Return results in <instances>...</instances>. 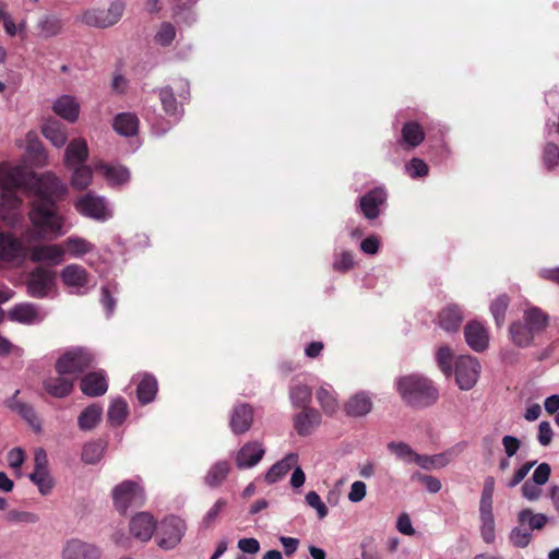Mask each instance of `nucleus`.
I'll return each mask as SVG.
<instances>
[{"label": "nucleus", "mask_w": 559, "mask_h": 559, "mask_svg": "<svg viewBox=\"0 0 559 559\" xmlns=\"http://www.w3.org/2000/svg\"><path fill=\"white\" fill-rule=\"evenodd\" d=\"M24 186L28 194L35 197L29 212L33 229L28 234L36 240L56 239L66 235L71 225L67 224L66 217L57 211L55 203L67 195L68 187L52 173L26 178L21 167L0 165V207L8 211L2 218L10 225L20 221L17 211L22 199L17 195V190Z\"/></svg>", "instance_id": "nucleus-1"}, {"label": "nucleus", "mask_w": 559, "mask_h": 559, "mask_svg": "<svg viewBox=\"0 0 559 559\" xmlns=\"http://www.w3.org/2000/svg\"><path fill=\"white\" fill-rule=\"evenodd\" d=\"M394 388L401 400L411 408L425 409L437 403L439 389L423 373H408L394 380Z\"/></svg>", "instance_id": "nucleus-2"}, {"label": "nucleus", "mask_w": 559, "mask_h": 559, "mask_svg": "<svg viewBox=\"0 0 559 559\" xmlns=\"http://www.w3.org/2000/svg\"><path fill=\"white\" fill-rule=\"evenodd\" d=\"M388 197L383 186L373 187L358 198L356 211L373 226L388 207Z\"/></svg>", "instance_id": "nucleus-3"}, {"label": "nucleus", "mask_w": 559, "mask_h": 559, "mask_svg": "<svg viewBox=\"0 0 559 559\" xmlns=\"http://www.w3.org/2000/svg\"><path fill=\"white\" fill-rule=\"evenodd\" d=\"M74 209L84 217L96 222H106L114 216L110 202L94 192H87L74 202Z\"/></svg>", "instance_id": "nucleus-4"}, {"label": "nucleus", "mask_w": 559, "mask_h": 559, "mask_svg": "<svg viewBox=\"0 0 559 559\" xmlns=\"http://www.w3.org/2000/svg\"><path fill=\"white\" fill-rule=\"evenodd\" d=\"M155 540L159 548L174 549L186 534L187 525L183 519L177 515H168L156 525Z\"/></svg>", "instance_id": "nucleus-5"}, {"label": "nucleus", "mask_w": 559, "mask_h": 559, "mask_svg": "<svg viewBox=\"0 0 559 559\" xmlns=\"http://www.w3.org/2000/svg\"><path fill=\"white\" fill-rule=\"evenodd\" d=\"M93 362L92 354L81 347L71 348L64 352L56 361L57 372L67 373L73 381Z\"/></svg>", "instance_id": "nucleus-6"}, {"label": "nucleus", "mask_w": 559, "mask_h": 559, "mask_svg": "<svg viewBox=\"0 0 559 559\" xmlns=\"http://www.w3.org/2000/svg\"><path fill=\"white\" fill-rule=\"evenodd\" d=\"M144 490L134 480H124L112 489V500L119 513H126L129 508L141 507L144 503Z\"/></svg>", "instance_id": "nucleus-7"}, {"label": "nucleus", "mask_w": 559, "mask_h": 559, "mask_svg": "<svg viewBox=\"0 0 559 559\" xmlns=\"http://www.w3.org/2000/svg\"><path fill=\"white\" fill-rule=\"evenodd\" d=\"M480 369V362L476 357L469 355L459 356L453 369L457 386L462 391L473 389L479 378Z\"/></svg>", "instance_id": "nucleus-8"}, {"label": "nucleus", "mask_w": 559, "mask_h": 559, "mask_svg": "<svg viewBox=\"0 0 559 559\" xmlns=\"http://www.w3.org/2000/svg\"><path fill=\"white\" fill-rule=\"evenodd\" d=\"M26 286L32 297L44 298L56 287V272L47 266H37L31 272Z\"/></svg>", "instance_id": "nucleus-9"}, {"label": "nucleus", "mask_w": 559, "mask_h": 559, "mask_svg": "<svg viewBox=\"0 0 559 559\" xmlns=\"http://www.w3.org/2000/svg\"><path fill=\"white\" fill-rule=\"evenodd\" d=\"M426 139L424 124L416 119H409L402 124L401 135L396 140L399 147L406 152L414 151Z\"/></svg>", "instance_id": "nucleus-10"}, {"label": "nucleus", "mask_w": 559, "mask_h": 559, "mask_svg": "<svg viewBox=\"0 0 559 559\" xmlns=\"http://www.w3.org/2000/svg\"><path fill=\"white\" fill-rule=\"evenodd\" d=\"M60 278L72 293L85 294L88 290L90 275L82 265L75 263L67 265L62 269Z\"/></svg>", "instance_id": "nucleus-11"}, {"label": "nucleus", "mask_w": 559, "mask_h": 559, "mask_svg": "<svg viewBox=\"0 0 559 559\" xmlns=\"http://www.w3.org/2000/svg\"><path fill=\"white\" fill-rule=\"evenodd\" d=\"M99 557L100 550L96 545L79 538L67 540L61 550L62 559H98Z\"/></svg>", "instance_id": "nucleus-12"}, {"label": "nucleus", "mask_w": 559, "mask_h": 559, "mask_svg": "<svg viewBox=\"0 0 559 559\" xmlns=\"http://www.w3.org/2000/svg\"><path fill=\"white\" fill-rule=\"evenodd\" d=\"M43 388L50 396L63 399L72 393L74 381L67 373L56 371V374H49L44 379Z\"/></svg>", "instance_id": "nucleus-13"}, {"label": "nucleus", "mask_w": 559, "mask_h": 559, "mask_svg": "<svg viewBox=\"0 0 559 559\" xmlns=\"http://www.w3.org/2000/svg\"><path fill=\"white\" fill-rule=\"evenodd\" d=\"M29 259L33 262H45L49 265H59L64 261L63 246L57 243L34 246L29 249Z\"/></svg>", "instance_id": "nucleus-14"}, {"label": "nucleus", "mask_w": 559, "mask_h": 559, "mask_svg": "<svg viewBox=\"0 0 559 559\" xmlns=\"http://www.w3.org/2000/svg\"><path fill=\"white\" fill-rule=\"evenodd\" d=\"M464 337L466 344L477 353H481L487 349L489 344V335L486 328L477 322L469 321L464 328Z\"/></svg>", "instance_id": "nucleus-15"}, {"label": "nucleus", "mask_w": 559, "mask_h": 559, "mask_svg": "<svg viewBox=\"0 0 559 559\" xmlns=\"http://www.w3.org/2000/svg\"><path fill=\"white\" fill-rule=\"evenodd\" d=\"M253 421V408L249 404H236L230 413L229 425L231 431L236 435L247 432Z\"/></svg>", "instance_id": "nucleus-16"}, {"label": "nucleus", "mask_w": 559, "mask_h": 559, "mask_svg": "<svg viewBox=\"0 0 559 559\" xmlns=\"http://www.w3.org/2000/svg\"><path fill=\"white\" fill-rule=\"evenodd\" d=\"M8 317L11 321L23 324H34L40 322L45 314L37 306L25 302L11 308L8 312Z\"/></svg>", "instance_id": "nucleus-17"}, {"label": "nucleus", "mask_w": 559, "mask_h": 559, "mask_svg": "<svg viewBox=\"0 0 559 559\" xmlns=\"http://www.w3.org/2000/svg\"><path fill=\"white\" fill-rule=\"evenodd\" d=\"M156 528V523L154 518L147 512H140L134 515L130 521V532L134 538L140 539L142 542H147L151 539L154 531Z\"/></svg>", "instance_id": "nucleus-18"}, {"label": "nucleus", "mask_w": 559, "mask_h": 559, "mask_svg": "<svg viewBox=\"0 0 559 559\" xmlns=\"http://www.w3.org/2000/svg\"><path fill=\"white\" fill-rule=\"evenodd\" d=\"M264 448L258 441H251L242 445L236 456V464L239 468H250L257 465L264 455Z\"/></svg>", "instance_id": "nucleus-19"}, {"label": "nucleus", "mask_w": 559, "mask_h": 559, "mask_svg": "<svg viewBox=\"0 0 559 559\" xmlns=\"http://www.w3.org/2000/svg\"><path fill=\"white\" fill-rule=\"evenodd\" d=\"M94 168L96 171L102 174V176L112 187L122 186L130 180V173L128 168L123 166L106 164L99 160L94 163Z\"/></svg>", "instance_id": "nucleus-20"}, {"label": "nucleus", "mask_w": 559, "mask_h": 559, "mask_svg": "<svg viewBox=\"0 0 559 559\" xmlns=\"http://www.w3.org/2000/svg\"><path fill=\"white\" fill-rule=\"evenodd\" d=\"M24 253L22 242L11 234L0 230V259L5 262L19 261Z\"/></svg>", "instance_id": "nucleus-21"}, {"label": "nucleus", "mask_w": 559, "mask_h": 559, "mask_svg": "<svg viewBox=\"0 0 559 559\" xmlns=\"http://www.w3.org/2000/svg\"><path fill=\"white\" fill-rule=\"evenodd\" d=\"M321 421L320 413L311 407L301 409L294 418V426L298 435L308 436Z\"/></svg>", "instance_id": "nucleus-22"}, {"label": "nucleus", "mask_w": 559, "mask_h": 559, "mask_svg": "<svg viewBox=\"0 0 559 559\" xmlns=\"http://www.w3.org/2000/svg\"><path fill=\"white\" fill-rule=\"evenodd\" d=\"M88 157L87 142L82 138L73 139L64 151V165L71 167L74 165L85 164Z\"/></svg>", "instance_id": "nucleus-23"}, {"label": "nucleus", "mask_w": 559, "mask_h": 559, "mask_svg": "<svg viewBox=\"0 0 559 559\" xmlns=\"http://www.w3.org/2000/svg\"><path fill=\"white\" fill-rule=\"evenodd\" d=\"M64 255L68 254L73 259H80L85 254L96 251V246L78 235H71L62 242Z\"/></svg>", "instance_id": "nucleus-24"}, {"label": "nucleus", "mask_w": 559, "mask_h": 559, "mask_svg": "<svg viewBox=\"0 0 559 559\" xmlns=\"http://www.w3.org/2000/svg\"><path fill=\"white\" fill-rule=\"evenodd\" d=\"M19 390L15 391V394L12 399L8 401V407L13 412H16L23 419L27 421V424L32 427V429L36 432L41 431V420L37 416L35 409L29 404H26L16 399L19 394Z\"/></svg>", "instance_id": "nucleus-25"}, {"label": "nucleus", "mask_w": 559, "mask_h": 559, "mask_svg": "<svg viewBox=\"0 0 559 559\" xmlns=\"http://www.w3.org/2000/svg\"><path fill=\"white\" fill-rule=\"evenodd\" d=\"M522 321L536 336L548 326L549 316L540 308L532 306L525 309Z\"/></svg>", "instance_id": "nucleus-26"}, {"label": "nucleus", "mask_w": 559, "mask_h": 559, "mask_svg": "<svg viewBox=\"0 0 559 559\" xmlns=\"http://www.w3.org/2000/svg\"><path fill=\"white\" fill-rule=\"evenodd\" d=\"M376 394L360 390L352 394V418L366 417L373 409Z\"/></svg>", "instance_id": "nucleus-27"}, {"label": "nucleus", "mask_w": 559, "mask_h": 559, "mask_svg": "<svg viewBox=\"0 0 559 559\" xmlns=\"http://www.w3.org/2000/svg\"><path fill=\"white\" fill-rule=\"evenodd\" d=\"M52 109L56 115L70 122L76 121L80 114V105L71 95H62L57 98Z\"/></svg>", "instance_id": "nucleus-28"}, {"label": "nucleus", "mask_w": 559, "mask_h": 559, "mask_svg": "<svg viewBox=\"0 0 559 559\" xmlns=\"http://www.w3.org/2000/svg\"><path fill=\"white\" fill-rule=\"evenodd\" d=\"M80 386L85 395L99 396L107 391V381L102 372H91L82 378Z\"/></svg>", "instance_id": "nucleus-29"}, {"label": "nucleus", "mask_w": 559, "mask_h": 559, "mask_svg": "<svg viewBox=\"0 0 559 559\" xmlns=\"http://www.w3.org/2000/svg\"><path fill=\"white\" fill-rule=\"evenodd\" d=\"M463 321V311L457 305H448L439 313V324L447 332H455Z\"/></svg>", "instance_id": "nucleus-30"}, {"label": "nucleus", "mask_w": 559, "mask_h": 559, "mask_svg": "<svg viewBox=\"0 0 559 559\" xmlns=\"http://www.w3.org/2000/svg\"><path fill=\"white\" fill-rule=\"evenodd\" d=\"M43 135L56 147H62L68 140L67 128L58 120H48L41 128Z\"/></svg>", "instance_id": "nucleus-31"}, {"label": "nucleus", "mask_w": 559, "mask_h": 559, "mask_svg": "<svg viewBox=\"0 0 559 559\" xmlns=\"http://www.w3.org/2000/svg\"><path fill=\"white\" fill-rule=\"evenodd\" d=\"M298 463V455L296 453H288L283 460L275 463L265 474V480L269 484H274L282 479L290 469Z\"/></svg>", "instance_id": "nucleus-32"}, {"label": "nucleus", "mask_w": 559, "mask_h": 559, "mask_svg": "<svg viewBox=\"0 0 559 559\" xmlns=\"http://www.w3.org/2000/svg\"><path fill=\"white\" fill-rule=\"evenodd\" d=\"M509 334L512 343L520 348H526L531 346L535 338L533 332L523 323L522 320L512 322L510 324Z\"/></svg>", "instance_id": "nucleus-33"}, {"label": "nucleus", "mask_w": 559, "mask_h": 559, "mask_svg": "<svg viewBox=\"0 0 559 559\" xmlns=\"http://www.w3.org/2000/svg\"><path fill=\"white\" fill-rule=\"evenodd\" d=\"M71 169V186L76 190H85L88 186H91L93 180V171L95 170L94 166H88L86 164L74 165L68 167Z\"/></svg>", "instance_id": "nucleus-34"}, {"label": "nucleus", "mask_w": 559, "mask_h": 559, "mask_svg": "<svg viewBox=\"0 0 559 559\" xmlns=\"http://www.w3.org/2000/svg\"><path fill=\"white\" fill-rule=\"evenodd\" d=\"M316 396L325 414L334 415L338 411L340 404L336 394L330 384L323 383L320 385L317 390Z\"/></svg>", "instance_id": "nucleus-35"}, {"label": "nucleus", "mask_w": 559, "mask_h": 559, "mask_svg": "<svg viewBox=\"0 0 559 559\" xmlns=\"http://www.w3.org/2000/svg\"><path fill=\"white\" fill-rule=\"evenodd\" d=\"M312 399V390L301 382H294L289 388V400L295 408H307Z\"/></svg>", "instance_id": "nucleus-36"}, {"label": "nucleus", "mask_w": 559, "mask_h": 559, "mask_svg": "<svg viewBox=\"0 0 559 559\" xmlns=\"http://www.w3.org/2000/svg\"><path fill=\"white\" fill-rule=\"evenodd\" d=\"M542 165L547 173L559 174V145L550 140L543 146Z\"/></svg>", "instance_id": "nucleus-37"}, {"label": "nucleus", "mask_w": 559, "mask_h": 559, "mask_svg": "<svg viewBox=\"0 0 559 559\" xmlns=\"http://www.w3.org/2000/svg\"><path fill=\"white\" fill-rule=\"evenodd\" d=\"M229 472V463L227 461H218L209 468L204 476V483L210 488H217L224 483Z\"/></svg>", "instance_id": "nucleus-38"}, {"label": "nucleus", "mask_w": 559, "mask_h": 559, "mask_svg": "<svg viewBox=\"0 0 559 559\" xmlns=\"http://www.w3.org/2000/svg\"><path fill=\"white\" fill-rule=\"evenodd\" d=\"M114 128L119 134L131 136L138 131L139 119L135 115L130 112L119 114L115 118Z\"/></svg>", "instance_id": "nucleus-39"}, {"label": "nucleus", "mask_w": 559, "mask_h": 559, "mask_svg": "<svg viewBox=\"0 0 559 559\" xmlns=\"http://www.w3.org/2000/svg\"><path fill=\"white\" fill-rule=\"evenodd\" d=\"M62 21L60 17L48 14L44 15L37 22V28L39 29V35L43 38H50L59 35L62 31Z\"/></svg>", "instance_id": "nucleus-40"}, {"label": "nucleus", "mask_w": 559, "mask_h": 559, "mask_svg": "<svg viewBox=\"0 0 559 559\" xmlns=\"http://www.w3.org/2000/svg\"><path fill=\"white\" fill-rule=\"evenodd\" d=\"M157 392V381L151 374H144L136 388V395L142 404L152 402Z\"/></svg>", "instance_id": "nucleus-41"}, {"label": "nucleus", "mask_w": 559, "mask_h": 559, "mask_svg": "<svg viewBox=\"0 0 559 559\" xmlns=\"http://www.w3.org/2000/svg\"><path fill=\"white\" fill-rule=\"evenodd\" d=\"M103 408L97 404L87 406L79 416L78 425L81 430H91L99 423Z\"/></svg>", "instance_id": "nucleus-42"}, {"label": "nucleus", "mask_w": 559, "mask_h": 559, "mask_svg": "<svg viewBox=\"0 0 559 559\" xmlns=\"http://www.w3.org/2000/svg\"><path fill=\"white\" fill-rule=\"evenodd\" d=\"M105 449L106 442L103 440L87 442L82 450V460L86 464H95L102 460Z\"/></svg>", "instance_id": "nucleus-43"}, {"label": "nucleus", "mask_w": 559, "mask_h": 559, "mask_svg": "<svg viewBox=\"0 0 559 559\" xmlns=\"http://www.w3.org/2000/svg\"><path fill=\"white\" fill-rule=\"evenodd\" d=\"M453 350L448 345L440 346L436 352L437 365L445 377H450L453 373Z\"/></svg>", "instance_id": "nucleus-44"}, {"label": "nucleus", "mask_w": 559, "mask_h": 559, "mask_svg": "<svg viewBox=\"0 0 559 559\" xmlns=\"http://www.w3.org/2000/svg\"><path fill=\"white\" fill-rule=\"evenodd\" d=\"M448 453H439L435 455L418 454L415 463L424 469L441 468L449 464Z\"/></svg>", "instance_id": "nucleus-45"}, {"label": "nucleus", "mask_w": 559, "mask_h": 559, "mask_svg": "<svg viewBox=\"0 0 559 559\" xmlns=\"http://www.w3.org/2000/svg\"><path fill=\"white\" fill-rule=\"evenodd\" d=\"M404 173L412 179L418 180L428 176L429 166L419 157H413L404 165Z\"/></svg>", "instance_id": "nucleus-46"}, {"label": "nucleus", "mask_w": 559, "mask_h": 559, "mask_svg": "<svg viewBox=\"0 0 559 559\" xmlns=\"http://www.w3.org/2000/svg\"><path fill=\"white\" fill-rule=\"evenodd\" d=\"M29 479L37 486L38 491L43 496L51 492L55 481L49 471H34L29 475Z\"/></svg>", "instance_id": "nucleus-47"}, {"label": "nucleus", "mask_w": 559, "mask_h": 559, "mask_svg": "<svg viewBox=\"0 0 559 559\" xmlns=\"http://www.w3.org/2000/svg\"><path fill=\"white\" fill-rule=\"evenodd\" d=\"M159 98L165 112L168 116L178 118L181 114V107L178 105L174 92L170 87H164L159 91Z\"/></svg>", "instance_id": "nucleus-48"}, {"label": "nucleus", "mask_w": 559, "mask_h": 559, "mask_svg": "<svg viewBox=\"0 0 559 559\" xmlns=\"http://www.w3.org/2000/svg\"><path fill=\"white\" fill-rule=\"evenodd\" d=\"M388 450L393 453L399 460L409 464L415 463V457L418 456L411 445L405 442H389Z\"/></svg>", "instance_id": "nucleus-49"}, {"label": "nucleus", "mask_w": 559, "mask_h": 559, "mask_svg": "<svg viewBox=\"0 0 559 559\" xmlns=\"http://www.w3.org/2000/svg\"><path fill=\"white\" fill-rule=\"evenodd\" d=\"M128 414L127 402L122 399L112 401L108 408V420L114 426H119L123 423Z\"/></svg>", "instance_id": "nucleus-50"}, {"label": "nucleus", "mask_w": 559, "mask_h": 559, "mask_svg": "<svg viewBox=\"0 0 559 559\" xmlns=\"http://www.w3.org/2000/svg\"><path fill=\"white\" fill-rule=\"evenodd\" d=\"M509 301L510 299L508 295L502 294L498 296L495 300H492L490 305V312L498 328L502 326L504 323Z\"/></svg>", "instance_id": "nucleus-51"}, {"label": "nucleus", "mask_w": 559, "mask_h": 559, "mask_svg": "<svg viewBox=\"0 0 559 559\" xmlns=\"http://www.w3.org/2000/svg\"><path fill=\"white\" fill-rule=\"evenodd\" d=\"M81 21L87 26L107 28L110 27L103 9L87 10L82 14Z\"/></svg>", "instance_id": "nucleus-52"}, {"label": "nucleus", "mask_w": 559, "mask_h": 559, "mask_svg": "<svg viewBox=\"0 0 559 559\" xmlns=\"http://www.w3.org/2000/svg\"><path fill=\"white\" fill-rule=\"evenodd\" d=\"M519 521L527 523L531 532L542 530L546 525L548 518L543 513H533L532 510L524 509L519 513Z\"/></svg>", "instance_id": "nucleus-53"}, {"label": "nucleus", "mask_w": 559, "mask_h": 559, "mask_svg": "<svg viewBox=\"0 0 559 559\" xmlns=\"http://www.w3.org/2000/svg\"><path fill=\"white\" fill-rule=\"evenodd\" d=\"M176 37V28L169 22H164L160 24L158 31L155 34L154 40L156 44L167 47L169 46Z\"/></svg>", "instance_id": "nucleus-54"}, {"label": "nucleus", "mask_w": 559, "mask_h": 559, "mask_svg": "<svg viewBox=\"0 0 559 559\" xmlns=\"http://www.w3.org/2000/svg\"><path fill=\"white\" fill-rule=\"evenodd\" d=\"M227 501L224 498H218L215 503L210 508L202 519L201 525L204 528L212 526L223 510L226 508Z\"/></svg>", "instance_id": "nucleus-55"}, {"label": "nucleus", "mask_w": 559, "mask_h": 559, "mask_svg": "<svg viewBox=\"0 0 559 559\" xmlns=\"http://www.w3.org/2000/svg\"><path fill=\"white\" fill-rule=\"evenodd\" d=\"M532 538V534L530 530L514 527L511 530L509 534L510 543L518 548H525Z\"/></svg>", "instance_id": "nucleus-56"}, {"label": "nucleus", "mask_w": 559, "mask_h": 559, "mask_svg": "<svg viewBox=\"0 0 559 559\" xmlns=\"http://www.w3.org/2000/svg\"><path fill=\"white\" fill-rule=\"evenodd\" d=\"M360 250L367 255H376L378 254L381 248V238L377 234H370L364 239H361L359 243Z\"/></svg>", "instance_id": "nucleus-57"}, {"label": "nucleus", "mask_w": 559, "mask_h": 559, "mask_svg": "<svg viewBox=\"0 0 559 559\" xmlns=\"http://www.w3.org/2000/svg\"><path fill=\"white\" fill-rule=\"evenodd\" d=\"M480 519V535L486 544H492L496 539L495 518L486 516Z\"/></svg>", "instance_id": "nucleus-58"}, {"label": "nucleus", "mask_w": 559, "mask_h": 559, "mask_svg": "<svg viewBox=\"0 0 559 559\" xmlns=\"http://www.w3.org/2000/svg\"><path fill=\"white\" fill-rule=\"evenodd\" d=\"M412 479L413 480H418L420 481L421 484L425 485L426 489L428 492L430 493H437L441 490V481L433 477V476H430V475H425V474H421L419 472H416L412 475Z\"/></svg>", "instance_id": "nucleus-59"}, {"label": "nucleus", "mask_w": 559, "mask_h": 559, "mask_svg": "<svg viewBox=\"0 0 559 559\" xmlns=\"http://www.w3.org/2000/svg\"><path fill=\"white\" fill-rule=\"evenodd\" d=\"M124 7L126 5L123 1L117 0L110 3L108 9L104 10L105 15L108 20L107 22L110 26L117 24L120 21L124 12Z\"/></svg>", "instance_id": "nucleus-60"}, {"label": "nucleus", "mask_w": 559, "mask_h": 559, "mask_svg": "<svg viewBox=\"0 0 559 559\" xmlns=\"http://www.w3.org/2000/svg\"><path fill=\"white\" fill-rule=\"evenodd\" d=\"M306 502L309 507L313 508L317 511L318 516L320 519H323L326 516L328 509H326L325 504L323 503V501L321 500L320 496L316 491H309L306 495Z\"/></svg>", "instance_id": "nucleus-61"}, {"label": "nucleus", "mask_w": 559, "mask_h": 559, "mask_svg": "<svg viewBox=\"0 0 559 559\" xmlns=\"http://www.w3.org/2000/svg\"><path fill=\"white\" fill-rule=\"evenodd\" d=\"M550 473V465L548 463H540L539 465H537L532 475V481L535 485H545L549 479Z\"/></svg>", "instance_id": "nucleus-62"}, {"label": "nucleus", "mask_w": 559, "mask_h": 559, "mask_svg": "<svg viewBox=\"0 0 559 559\" xmlns=\"http://www.w3.org/2000/svg\"><path fill=\"white\" fill-rule=\"evenodd\" d=\"M536 464V461L526 462L520 468H518L512 478L508 481L507 486L509 488H514L518 486L528 474L531 468Z\"/></svg>", "instance_id": "nucleus-63"}, {"label": "nucleus", "mask_w": 559, "mask_h": 559, "mask_svg": "<svg viewBox=\"0 0 559 559\" xmlns=\"http://www.w3.org/2000/svg\"><path fill=\"white\" fill-rule=\"evenodd\" d=\"M552 437H554V432H552L549 421H546V420L540 421L538 425V437H537L538 442L543 447H547L551 442Z\"/></svg>", "instance_id": "nucleus-64"}]
</instances>
